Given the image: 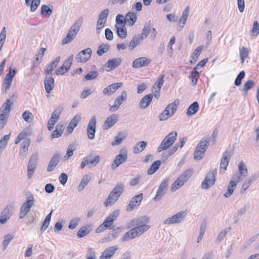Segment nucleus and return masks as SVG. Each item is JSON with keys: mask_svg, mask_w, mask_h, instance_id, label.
Segmentation results:
<instances>
[{"mask_svg": "<svg viewBox=\"0 0 259 259\" xmlns=\"http://www.w3.org/2000/svg\"><path fill=\"white\" fill-rule=\"evenodd\" d=\"M210 140L209 136H206L198 144L194 153V158L195 160H199L203 158L205 152L209 146Z\"/></svg>", "mask_w": 259, "mask_h": 259, "instance_id": "1", "label": "nucleus"}, {"mask_svg": "<svg viewBox=\"0 0 259 259\" xmlns=\"http://www.w3.org/2000/svg\"><path fill=\"white\" fill-rule=\"evenodd\" d=\"M193 172V169L191 168L188 169L184 171L173 183L171 186L170 190L171 191H176L182 187L192 177Z\"/></svg>", "mask_w": 259, "mask_h": 259, "instance_id": "2", "label": "nucleus"}, {"mask_svg": "<svg viewBox=\"0 0 259 259\" xmlns=\"http://www.w3.org/2000/svg\"><path fill=\"white\" fill-rule=\"evenodd\" d=\"M124 187L123 184H117L109 194L106 201L104 202V205L106 206H108L114 204L122 194Z\"/></svg>", "mask_w": 259, "mask_h": 259, "instance_id": "3", "label": "nucleus"}, {"mask_svg": "<svg viewBox=\"0 0 259 259\" xmlns=\"http://www.w3.org/2000/svg\"><path fill=\"white\" fill-rule=\"evenodd\" d=\"M150 228L149 225L143 224L131 229L127 232L122 238V241H124L135 238L147 231Z\"/></svg>", "mask_w": 259, "mask_h": 259, "instance_id": "4", "label": "nucleus"}, {"mask_svg": "<svg viewBox=\"0 0 259 259\" xmlns=\"http://www.w3.org/2000/svg\"><path fill=\"white\" fill-rule=\"evenodd\" d=\"M177 135V132L176 131H174L168 134L162 140L157 148V151L160 152L162 150H166L171 147L175 143Z\"/></svg>", "mask_w": 259, "mask_h": 259, "instance_id": "5", "label": "nucleus"}, {"mask_svg": "<svg viewBox=\"0 0 259 259\" xmlns=\"http://www.w3.org/2000/svg\"><path fill=\"white\" fill-rule=\"evenodd\" d=\"M217 173L216 169H211L207 173L204 180L201 183V187L202 189L207 190L215 184Z\"/></svg>", "mask_w": 259, "mask_h": 259, "instance_id": "6", "label": "nucleus"}, {"mask_svg": "<svg viewBox=\"0 0 259 259\" xmlns=\"http://www.w3.org/2000/svg\"><path fill=\"white\" fill-rule=\"evenodd\" d=\"M80 27V22H75L69 30L66 36L63 39L62 44H67L70 42L76 35Z\"/></svg>", "mask_w": 259, "mask_h": 259, "instance_id": "7", "label": "nucleus"}, {"mask_svg": "<svg viewBox=\"0 0 259 259\" xmlns=\"http://www.w3.org/2000/svg\"><path fill=\"white\" fill-rule=\"evenodd\" d=\"M34 202L32 194H30L27 196V200L21 206L20 210L19 218H23L30 211V208L33 205Z\"/></svg>", "mask_w": 259, "mask_h": 259, "instance_id": "8", "label": "nucleus"}, {"mask_svg": "<svg viewBox=\"0 0 259 259\" xmlns=\"http://www.w3.org/2000/svg\"><path fill=\"white\" fill-rule=\"evenodd\" d=\"M128 157L127 152L125 148H122L119 151L112 163L111 167L113 169L116 168L120 164L125 162Z\"/></svg>", "mask_w": 259, "mask_h": 259, "instance_id": "9", "label": "nucleus"}, {"mask_svg": "<svg viewBox=\"0 0 259 259\" xmlns=\"http://www.w3.org/2000/svg\"><path fill=\"white\" fill-rule=\"evenodd\" d=\"M186 215V213L185 211L178 212L176 214H174L170 217L166 219L164 221L163 224L164 225H167L174 224H179L184 220Z\"/></svg>", "mask_w": 259, "mask_h": 259, "instance_id": "10", "label": "nucleus"}, {"mask_svg": "<svg viewBox=\"0 0 259 259\" xmlns=\"http://www.w3.org/2000/svg\"><path fill=\"white\" fill-rule=\"evenodd\" d=\"M12 105H13V102L10 99H8L3 105L4 109L1 113V128L8 121Z\"/></svg>", "mask_w": 259, "mask_h": 259, "instance_id": "11", "label": "nucleus"}, {"mask_svg": "<svg viewBox=\"0 0 259 259\" xmlns=\"http://www.w3.org/2000/svg\"><path fill=\"white\" fill-rule=\"evenodd\" d=\"M38 156V154L37 152L33 153L29 160L27 167V175L28 179H30L32 177L35 169H36Z\"/></svg>", "mask_w": 259, "mask_h": 259, "instance_id": "12", "label": "nucleus"}, {"mask_svg": "<svg viewBox=\"0 0 259 259\" xmlns=\"http://www.w3.org/2000/svg\"><path fill=\"white\" fill-rule=\"evenodd\" d=\"M168 181L169 180L168 179H165L162 181L157 191L156 194L154 197V200L156 201H159L162 197L166 193Z\"/></svg>", "mask_w": 259, "mask_h": 259, "instance_id": "13", "label": "nucleus"}, {"mask_svg": "<svg viewBox=\"0 0 259 259\" xmlns=\"http://www.w3.org/2000/svg\"><path fill=\"white\" fill-rule=\"evenodd\" d=\"M99 155L96 156L94 158L92 154L84 157L81 163L80 168L83 169L87 165L91 164L93 166H96L100 162Z\"/></svg>", "mask_w": 259, "mask_h": 259, "instance_id": "14", "label": "nucleus"}, {"mask_svg": "<svg viewBox=\"0 0 259 259\" xmlns=\"http://www.w3.org/2000/svg\"><path fill=\"white\" fill-rule=\"evenodd\" d=\"M143 193H140L133 197L129 204L126 206V211L130 212L132 211L134 209L138 207L140 205L143 199Z\"/></svg>", "mask_w": 259, "mask_h": 259, "instance_id": "15", "label": "nucleus"}, {"mask_svg": "<svg viewBox=\"0 0 259 259\" xmlns=\"http://www.w3.org/2000/svg\"><path fill=\"white\" fill-rule=\"evenodd\" d=\"M96 123L97 120L96 116H92L87 126L88 137L90 140H93L95 137V135L96 132Z\"/></svg>", "mask_w": 259, "mask_h": 259, "instance_id": "16", "label": "nucleus"}, {"mask_svg": "<svg viewBox=\"0 0 259 259\" xmlns=\"http://www.w3.org/2000/svg\"><path fill=\"white\" fill-rule=\"evenodd\" d=\"M16 73V70L15 68L12 69L11 67L9 68V72L4 79L3 84L5 91L10 89L12 84L13 78L14 77Z\"/></svg>", "mask_w": 259, "mask_h": 259, "instance_id": "17", "label": "nucleus"}, {"mask_svg": "<svg viewBox=\"0 0 259 259\" xmlns=\"http://www.w3.org/2000/svg\"><path fill=\"white\" fill-rule=\"evenodd\" d=\"M14 210L12 204H8L1 212V224H5L10 218Z\"/></svg>", "mask_w": 259, "mask_h": 259, "instance_id": "18", "label": "nucleus"}, {"mask_svg": "<svg viewBox=\"0 0 259 259\" xmlns=\"http://www.w3.org/2000/svg\"><path fill=\"white\" fill-rule=\"evenodd\" d=\"M127 99V94L125 91L121 92L120 96H118L114 101L113 105L110 107V110L112 112L116 111L122 104V103Z\"/></svg>", "mask_w": 259, "mask_h": 259, "instance_id": "19", "label": "nucleus"}, {"mask_svg": "<svg viewBox=\"0 0 259 259\" xmlns=\"http://www.w3.org/2000/svg\"><path fill=\"white\" fill-rule=\"evenodd\" d=\"M119 214V210H116L112 212L103 222V224L107 229H112L113 224Z\"/></svg>", "mask_w": 259, "mask_h": 259, "instance_id": "20", "label": "nucleus"}, {"mask_svg": "<svg viewBox=\"0 0 259 259\" xmlns=\"http://www.w3.org/2000/svg\"><path fill=\"white\" fill-rule=\"evenodd\" d=\"M179 104L178 100H175L172 103L168 104L165 108V110L162 112L166 116L167 119L172 116L177 110L178 106Z\"/></svg>", "mask_w": 259, "mask_h": 259, "instance_id": "21", "label": "nucleus"}, {"mask_svg": "<svg viewBox=\"0 0 259 259\" xmlns=\"http://www.w3.org/2000/svg\"><path fill=\"white\" fill-rule=\"evenodd\" d=\"M92 53V49L88 48L78 54L76 60L78 62H85L90 58Z\"/></svg>", "mask_w": 259, "mask_h": 259, "instance_id": "22", "label": "nucleus"}, {"mask_svg": "<svg viewBox=\"0 0 259 259\" xmlns=\"http://www.w3.org/2000/svg\"><path fill=\"white\" fill-rule=\"evenodd\" d=\"M151 63V60L145 57H142L135 59L132 64L133 68H139L148 66Z\"/></svg>", "mask_w": 259, "mask_h": 259, "instance_id": "23", "label": "nucleus"}, {"mask_svg": "<svg viewBox=\"0 0 259 259\" xmlns=\"http://www.w3.org/2000/svg\"><path fill=\"white\" fill-rule=\"evenodd\" d=\"M118 249L117 246H112L106 248L100 255L99 259H110Z\"/></svg>", "mask_w": 259, "mask_h": 259, "instance_id": "24", "label": "nucleus"}, {"mask_svg": "<svg viewBox=\"0 0 259 259\" xmlns=\"http://www.w3.org/2000/svg\"><path fill=\"white\" fill-rule=\"evenodd\" d=\"M230 153L229 151H225L223 155L221 160L220 171V172H224L227 169L230 160Z\"/></svg>", "mask_w": 259, "mask_h": 259, "instance_id": "25", "label": "nucleus"}, {"mask_svg": "<svg viewBox=\"0 0 259 259\" xmlns=\"http://www.w3.org/2000/svg\"><path fill=\"white\" fill-rule=\"evenodd\" d=\"M118 116L117 114H112L109 116L103 124V129L108 130L113 126L118 121Z\"/></svg>", "mask_w": 259, "mask_h": 259, "instance_id": "26", "label": "nucleus"}, {"mask_svg": "<svg viewBox=\"0 0 259 259\" xmlns=\"http://www.w3.org/2000/svg\"><path fill=\"white\" fill-rule=\"evenodd\" d=\"M122 62V59L121 58H115L109 60L105 65V67L108 68L107 71L113 70L120 65Z\"/></svg>", "mask_w": 259, "mask_h": 259, "instance_id": "27", "label": "nucleus"}, {"mask_svg": "<svg viewBox=\"0 0 259 259\" xmlns=\"http://www.w3.org/2000/svg\"><path fill=\"white\" fill-rule=\"evenodd\" d=\"M60 156L59 154H55L51 159L47 167V171H52L60 161Z\"/></svg>", "mask_w": 259, "mask_h": 259, "instance_id": "28", "label": "nucleus"}, {"mask_svg": "<svg viewBox=\"0 0 259 259\" xmlns=\"http://www.w3.org/2000/svg\"><path fill=\"white\" fill-rule=\"evenodd\" d=\"M80 120V116L79 115H76L71 120L67 127V132L68 134H71L74 128L77 125L79 121Z\"/></svg>", "mask_w": 259, "mask_h": 259, "instance_id": "29", "label": "nucleus"}, {"mask_svg": "<svg viewBox=\"0 0 259 259\" xmlns=\"http://www.w3.org/2000/svg\"><path fill=\"white\" fill-rule=\"evenodd\" d=\"M45 91L47 93H49L55 87V81L52 77H46L44 81Z\"/></svg>", "mask_w": 259, "mask_h": 259, "instance_id": "30", "label": "nucleus"}, {"mask_svg": "<svg viewBox=\"0 0 259 259\" xmlns=\"http://www.w3.org/2000/svg\"><path fill=\"white\" fill-rule=\"evenodd\" d=\"M126 23L130 26H133L137 20V15L136 13L128 12L125 16Z\"/></svg>", "mask_w": 259, "mask_h": 259, "instance_id": "31", "label": "nucleus"}, {"mask_svg": "<svg viewBox=\"0 0 259 259\" xmlns=\"http://www.w3.org/2000/svg\"><path fill=\"white\" fill-rule=\"evenodd\" d=\"M153 97V94H149L144 96L139 102L140 108L141 109L147 108L150 104Z\"/></svg>", "mask_w": 259, "mask_h": 259, "instance_id": "32", "label": "nucleus"}, {"mask_svg": "<svg viewBox=\"0 0 259 259\" xmlns=\"http://www.w3.org/2000/svg\"><path fill=\"white\" fill-rule=\"evenodd\" d=\"M64 130V125L61 123H58L55 130L52 133L51 137L52 139L57 138L61 136L63 133Z\"/></svg>", "mask_w": 259, "mask_h": 259, "instance_id": "33", "label": "nucleus"}, {"mask_svg": "<svg viewBox=\"0 0 259 259\" xmlns=\"http://www.w3.org/2000/svg\"><path fill=\"white\" fill-rule=\"evenodd\" d=\"M62 109L60 108H58L55 109L51 115V117L48 120V121L51 122L52 124H55L57 123L59 119V116L61 114Z\"/></svg>", "mask_w": 259, "mask_h": 259, "instance_id": "34", "label": "nucleus"}, {"mask_svg": "<svg viewBox=\"0 0 259 259\" xmlns=\"http://www.w3.org/2000/svg\"><path fill=\"white\" fill-rule=\"evenodd\" d=\"M199 109V104L197 102H194L188 108L186 114L188 116L193 115L198 111Z\"/></svg>", "mask_w": 259, "mask_h": 259, "instance_id": "35", "label": "nucleus"}, {"mask_svg": "<svg viewBox=\"0 0 259 259\" xmlns=\"http://www.w3.org/2000/svg\"><path fill=\"white\" fill-rule=\"evenodd\" d=\"M91 180V176L89 174L85 175L80 184H79V186L78 187V191L80 192L83 190L84 187L87 185V184L90 182V181Z\"/></svg>", "mask_w": 259, "mask_h": 259, "instance_id": "36", "label": "nucleus"}, {"mask_svg": "<svg viewBox=\"0 0 259 259\" xmlns=\"http://www.w3.org/2000/svg\"><path fill=\"white\" fill-rule=\"evenodd\" d=\"M92 230L91 226H85L80 228L77 232V236L78 238H82L87 236Z\"/></svg>", "mask_w": 259, "mask_h": 259, "instance_id": "37", "label": "nucleus"}, {"mask_svg": "<svg viewBox=\"0 0 259 259\" xmlns=\"http://www.w3.org/2000/svg\"><path fill=\"white\" fill-rule=\"evenodd\" d=\"M126 137V134L124 132H119L115 137V140L112 142V145L116 146L119 145L122 143Z\"/></svg>", "mask_w": 259, "mask_h": 259, "instance_id": "38", "label": "nucleus"}, {"mask_svg": "<svg viewBox=\"0 0 259 259\" xmlns=\"http://www.w3.org/2000/svg\"><path fill=\"white\" fill-rule=\"evenodd\" d=\"M151 27L152 25L150 22L147 23L144 25L142 32L140 36L141 40H143L148 36L151 30Z\"/></svg>", "mask_w": 259, "mask_h": 259, "instance_id": "39", "label": "nucleus"}, {"mask_svg": "<svg viewBox=\"0 0 259 259\" xmlns=\"http://www.w3.org/2000/svg\"><path fill=\"white\" fill-rule=\"evenodd\" d=\"M236 187V183L233 181H230L228 187L227 192L224 194V196L226 198L230 197L233 194L235 189Z\"/></svg>", "mask_w": 259, "mask_h": 259, "instance_id": "40", "label": "nucleus"}, {"mask_svg": "<svg viewBox=\"0 0 259 259\" xmlns=\"http://www.w3.org/2000/svg\"><path fill=\"white\" fill-rule=\"evenodd\" d=\"M161 162L160 160H156L154 161L147 170L148 175H152L159 168Z\"/></svg>", "mask_w": 259, "mask_h": 259, "instance_id": "41", "label": "nucleus"}, {"mask_svg": "<svg viewBox=\"0 0 259 259\" xmlns=\"http://www.w3.org/2000/svg\"><path fill=\"white\" fill-rule=\"evenodd\" d=\"M25 0L26 5L30 6V10L31 12H34L40 4V0Z\"/></svg>", "mask_w": 259, "mask_h": 259, "instance_id": "42", "label": "nucleus"}, {"mask_svg": "<svg viewBox=\"0 0 259 259\" xmlns=\"http://www.w3.org/2000/svg\"><path fill=\"white\" fill-rule=\"evenodd\" d=\"M115 28H116L117 33L118 36L122 39L125 38L127 36V31L125 26L119 27L116 25Z\"/></svg>", "mask_w": 259, "mask_h": 259, "instance_id": "43", "label": "nucleus"}, {"mask_svg": "<svg viewBox=\"0 0 259 259\" xmlns=\"http://www.w3.org/2000/svg\"><path fill=\"white\" fill-rule=\"evenodd\" d=\"M147 143L145 141H141L138 143L134 147V152L135 153H139L142 152L146 148Z\"/></svg>", "mask_w": 259, "mask_h": 259, "instance_id": "44", "label": "nucleus"}, {"mask_svg": "<svg viewBox=\"0 0 259 259\" xmlns=\"http://www.w3.org/2000/svg\"><path fill=\"white\" fill-rule=\"evenodd\" d=\"M60 60V57H56L55 59L47 67L45 70L47 73L49 74L50 73L52 72L54 68L58 65Z\"/></svg>", "mask_w": 259, "mask_h": 259, "instance_id": "45", "label": "nucleus"}, {"mask_svg": "<svg viewBox=\"0 0 259 259\" xmlns=\"http://www.w3.org/2000/svg\"><path fill=\"white\" fill-rule=\"evenodd\" d=\"M142 40H141V37L139 36L136 35L134 36L129 45L130 49L131 50H133L138 45L140 44V41Z\"/></svg>", "mask_w": 259, "mask_h": 259, "instance_id": "46", "label": "nucleus"}, {"mask_svg": "<svg viewBox=\"0 0 259 259\" xmlns=\"http://www.w3.org/2000/svg\"><path fill=\"white\" fill-rule=\"evenodd\" d=\"M203 48V46H199L193 52L192 55L191 56V58L194 60V62L197 61V59L200 55Z\"/></svg>", "mask_w": 259, "mask_h": 259, "instance_id": "47", "label": "nucleus"}, {"mask_svg": "<svg viewBox=\"0 0 259 259\" xmlns=\"http://www.w3.org/2000/svg\"><path fill=\"white\" fill-rule=\"evenodd\" d=\"M109 49V46L108 44H102L99 46L97 53L101 56L103 54L107 52Z\"/></svg>", "mask_w": 259, "mask_h": 259, "instance_id": "48", "label": "nucleus"}, {"mask_svg": "<svg viewBox=\"0 0 259 259\" xmlns=\"http://www.w3.org/2000/svg\"><path fill=\"white\" fill-rule=\"evenodd\" d=\"M199 77V72H198L196 70L193 69L190 76H189V78H192V84L193 85H195L197 84Z\"/></svg>", "mask_w": 259, "mask_h": 259, "instance_id": "49", "label": "nucleus"}, {"mask_svg": "<svg viewBox=\"0 0 259 259\" xmlns=\"http://www.w3.org/2000/svg\"><path fill=\"white\" fill-rule=\"evenodd\" d=\"M190 9L189 7H187L183 12L182 15L180 19V22L183 24L182 27H184V25L186 24L187 18L189 16Z\"/></svg>", "mask_w": 259, "mask_h": 259, "instance_id": "50", "label": "nucleus"}, {"mask_svg": "<svg viewBox=\"0 0 259 259\" xmlns=\"http://www.w3.org/2000/svg\"><path fill=\"white\" fill-rule=\"evenodd\" d=\"M238 168L240 174L243 176L246 177L247 175V169L246 165L242 161L240 162L238 164Z\"/></svg>", "mask_w": 259, "mask_h": 259, "instance_id": "51", "label": "nucleus"}, {"mask_svg": "<svg viewBox=\"0 0 259 259\" xmlns=\"http://www.w3.org/2000/svg\"><path fill=\"white\" fill-rule=\"evenodd\" d=\"M14 235L13 234H8L5 236L3 241V250H5L8 246L10 242L14 238Z\"/></svg>", "mask_w": 259, "mask_h": 259, "instance_id": "52", "label": "nucleus"}, {"mask_svg": "<svg viewBox=\"0 0 259 259\" xmlns=\"http://www.w3.org/2000/svg\"><path fill=\"white\" fill-rule=\"evenodd\" d=\"M163 77L161 76V77H159L153 86L154 88L157 89L155 92H160V89L162 86L163 85Z\"/></svg>", "mask_w": 259, "mask_h": 259, "instance_id": "53", "label": "nucleus"}, {"mask_svg": "<svg viewBox=\"0 0 259 259\" xmlns=\"http://www.w3.org/2000/svg\"><path fill=\"white\" fill-rule=\"evenodd\" d=\"M85 257L86 259H96V253L94 249L91 247L88 248Z\"/></svg>", "mask_w": 259, "mask_h": 259, "instance_id": "54", "label": "nucleus"}, {"mask_svg": "<svg viewBox=\"0 0 259 259\" xmlns=\"http://www.w3.org/2000/svg\"><path fill=\"white\" fill-rule=\"evenodd\" d=\"M249 54V51L247 48L243 47L240 51V57L241 60V63H243L245 59L247 57Z\"/></svg>", "mask_w": 259, "mask_h": 259, "instance_id": "55", "label": "nucleus"}, {"mask_svg": "<svg viewBox=\"0 0 259 259\" xmlns=\"http://www.w3.org/2000/svg\"><path fill=\"white\" fill-rule=\"evenodd\" d=\"M53 13L52 9H50L49 6L47 5H43L41 8V14L46 16L48 15L50 16Z\"/></svg>", "mask_w": 259, "mask_h": 259, "instance_id": "56", "label": "nucleus"}, {"mask_svg": "<svg viewBox=\"0 0 259 259\" xmlns=\"http://www.w3.org/2000/svg\"><path fill=\"white\" fill-rule=\"evenodd\" d=\"M23 119L27 122H31L33 120V116L28 110H26L22 114Z\"/></svg>", "mask_w": 259, "mask_h": 259, "instance_id": "57", "label": "nucleus"}, {"mask_svg": "<svg viewBox=\"0 0 259 259\" xmlns=\"http://www.w3.org/2000/svg\"><path fill=\"white\" fill-rule=\"evenodd\" d=\"M254 85V82L251 80H247L244 85L243 88L242 89L243 92H244L245 93V95H246V93L247 91L251 89H252Z\"/></svg>", "mask_w": 259, "mask_h": 259, "instance_id": "58", "label": "nucleus"}, {"mask_svg": "<svg viewBox=\"0 0 259 259\" xmlns=\"http://www.w3.org/2000/svg\"><path fill=\"white\" fill-rule=\"evenodd\" d=\"M73 59V55L69 56L63 64V66L65 68V71H68L72 64Z\"/></svg>", "mask_w": 259, "mask_h": 259, "instance_id": "59", "label": "nucleus"}, {"mask_svg": "<svg viewBox=\"0 0 259 259\" xmlns=\"http://www.w3.org/2000/svg\"><path fill=\"white\" fill-rule=\"evenodd\" d=\"M245 71H241L239 74L237 75V77L235 80V84L237 86H239L241 84V80L245 76Z\"/></svg>", "mask_w": 259, "mask_h": 259, "instance_id": "60", "label": "nucleus"}, {"mask_svg": "<svg viewBox=\"0 0 259 259\" xmlns=\"http://www.w3.org/2000/svg\"><path fill=\"white\" fill-rule=\"evenodd\" d=\"M94 91L95 90L94 89H86L83 90L80 95V98L83 99L87 98L91 94L93 93Z\"/></svg>", "mask_w": 259, "mask_h": 259, "instance_id": "61", "label": "nucleus"}, {"mask_svg": "<svg viewBox=\"0 0 259 259\" xmlns=\"http://www.w3.org/2000/svg\"><path fill=\"white\" fill-rule=\"evenodd\" d=\"M116 24H120L122 26H125L126 20L125 17L123 15L118 14L116 17Z\"/></svg>", "mask_w": 259, "mask_h": 259, "instance_id": "62", "label": "nucleus"}, {"mask_svg": "<svg viewBox=\"0 0 259 259\" xmlns=\"http://www.w3.org/2000/svg\"><path fill=\"white\" fill-rule=\"evenodd\" d=\"M98 75V73L97 71H91L88 73V74L87 75H85V76L84 77V79L86 80H92L96 78L97 77Z\"/></svg>", "mask_w": 259, "mask_h": 259, "instance_id": "63", "label": "nucleus"}, {"mask_svg": "<svg viewBox=\"0 0 259 259\" xmlns=\"http://www.w3.org/2000/svg\"><path fill=\"white\" fill-rule=\"evenodd\" d=\"M231 229V228L229 227L228 228H226L224 230H222L218 236V238H217V239L219 241H221L226 236L227 233L229 231V230Z\"/></svg>", "mask_w": 259, "mask_h": 259, "instance_id": "64", "label": "nucleus"}]
</instances>
